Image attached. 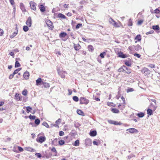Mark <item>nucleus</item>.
I'll use <instances>...</instances> for the list:
<instances>
[{
    "mask_svg": "<svg viewBox=\"0 0 160 160\" xmlns=\"http://www.w3.org/2000/svg\"><path fill=\"white\" fill-rule=\"evenodd\" d=\"M125 64L127 66H131V64L129 61H127L125 62Z\"/></svg>",
    "mask_w": 160,
    "mask_h": 160,
    "instance_id": "obj_46",
    "label": "nucleus"
},
{
    "mask_svg": "<svg viewBox=\"0 0 160 160\" xmlns=\"http://www.w3.org/2000/svg\"><path fill=\"white\" fill-rule=\"evenodd\" d=\"M81 46L79 44H74V48L77 51L79 50L81 48Z\"/></svg>",
    "mask_w": 160,
    "mask_h": 160,
    "instance_id": "obj_16",
    "label": "nucleus"
},
{
    "mask_svg": "<svg viewBox=\"0 0 160 160\" xmlns=\"http://www.w3.org/2000/svg\"><path fill=\"white\" fill-rule=\"evenodd\" d=\"M109 22L112 25L115 21L112 18H110L109 20Z\"/></svg>",
    "mask_w": 160,
    "mask_h": 160,
    "instance_id": "obj_45",
    "label": "nucleus"
},
{
    "mask_svg": "<svg viewBox=\"0 0 160 160\" xmlns=\"http://www.w3.org/2000/svg\"><path fill=\"white\" fill-rule=\"evenodd\" d=\"M42 79L40 78H38L36 81L37 85H40L42 84Z\"/></svg>",
    "mask_w": 160,
    "mask_h": 160,
    "instance_id": "obj_13",
    "label": "nucleus"
},
{
    "mask_svg": "<svg viewBox=\"0 0 160 160\" xmlns=\"http://www.w3.org/2000/svg\"><path fill=\"white\" fill-rule=\"evenodd\" d=\"M29 76V72L26 71L23 74V77L26 79L28 78Z\"/></svg>",
    "mask_w": 160,
    "mask_h": 160,
    "instance_id": "obj_11",
    "label": "nucleus"
},
{
    "mask_svg": "<svg viewBox=\"0 0 160 160\" xmlns=\"http://www.w3.org/2000/svg\"><path fill=\"white\" fill-rule=\"evenodd\" d=\"M152 29L155 30H158L160 29L158 25L153 26L152 27Z\"/></svg>",
    "mask_w": 160,
    "mask_h": 160,
    "instance_id": "obj_28",
    "label": "nucleus"
},
{
    "mask_svg": "<svg viewBox=\"0 0 160 160\" xmlns=\"http://www.w3.org/2000/svg\"><path fill=\"white\" fill-rule=\"evenodd\" d=\"M134 56H135L137 57L138 58H140V57L141 56L140 54H138V53H135L134 54Z\"/></svg>",
    "mask_w": 160,
    "mask_h": 160,
    "instance_id": "obj_60",
    "label": "nucleus"
},
{
    "mask_svg": "<svg viewBox=\"0 0 160 160\" xmlns=\"http://www.w3.org/2000/svg\"><path fill=\"white\" fill-rule=\"evenodd\" d=\"M40 120L38 118H37L35 120V123L37 125H39L40 123Z\"/></svg>",
    "mask_w": 160,
    "mask_h": 160,
    "instance_id": "obj_34",
    "label": "nucleus"
},
{
    "mask_svg": "<svg viewBox=\"0 0 160 160\" xmlns=\"http://www.w3.org/2000/svg\"><path fill=\"white\" fill-rule=\"evenodd\" d=\"M80 103L81 104H87L89 102V100L85 98L81 97L80 99Z\"/></svg>",
    "mask_w": 160,
    "mask_h": 160,
    "instance_id": "obj_1",
    "label": "nucleus"
},
{
    "mask_svg": "<svg viewBox=\"0 0 160 160\" xmlns=\"http://www.w3.org/2000/svg\"><path fill=\"white\" fill-rule=\"evenodd\" d=\"M107 104L108 106H112L114 107H115V106H113L112 105L113 104V103L112 102H108Z\"/></svg>",
    "mask_w": 160,
    "mask_h": 160,
    "instance_id": "obj_48",
    "label": "nucleus"
},
{
    "mask_svg": "<svg viewBox=\"0 0 160 160\" xmlns=\"http://www.w3.org/2000/svg\"><path fill=\"white\" fill-rule=\"evenodd\" d=\"M27 94V91H23L22 94L24 96H26Z\"/></svg>",
    "mask_w": 160,
    "mask_h": 160,
    "instance_id": "obj_54",
    "label": "nucleus"
},
{
    "mask_svg": "<svg viewBox=\"0 0 160 160\" xmlns=\"http://www.w3.org/2000/svg\"><path fill=\"white\" fill-rule=\"evenodd\" d=\"M137 115L139 118H142L144 116V114L142 112H141L137 114Z\"/></svg>",
    "mask_w": 160,
    "mask_h": 160,
    "instance_id": "obj_24",
    "label": "nucleus"
},
{
    "mask_svg": "<svg viewBox=\"0 0 160 160\" xmlns=\"http://www.w3.org/2000/svg\"><path fill=\"white\" fill-rule=\"evenodd\" d=\"M126 68L127 69H125V72L127 73H130L131 72V69L129 68H128L126 67Z\"/></svg>",
    "mask_w": 160,
    "mask_h": 160,
    "instance_id": "obj_31",
    "label": "nucleus"
},
{
    "mask_svg": "<svg viewBox=\"0 0 160 160\" xmlns=\"http://www.w3.org/2000/svg\"><path fill=\"white\" fill-rule=\"evenodd\" d=\"M105 54V52H103L102 53H101L100 54V56L102 58H104V55Z\"/></svg>",
    "mask_w": 160,
    "mask_h": 160,
    "instance_id": "obj_49",
    "label": "nucleus"
},
{
    "mask_svg": "<svg viewBox=\"0 0 160 160\" xmlns=\"http://www.w3.org/2000/svg\"><path fill=\"white\" fill-rule=\"evenodd\" d=\"M3 31L2 29H0V36H2L3 34Z\"/></svg>",
    "mask_w": 160,
    "mask_h": 160,
    "instance_id": "obj_56",
    "label": "nucleus"
},
{
    "mask_svg": "<svg viewBox=\"0 0 160 160\" xmlns=\"http://www.w3.org/2000/svg\"><path fill=\"white\" fill-rule=\"evenodd\" d=\"M93 143L94 145H98V143L97 142H96V141H93Z\"/></svg>",
    "mask_w": 160,
    "mask_h": 160,
    "instance_id": "obj_63",
    "label": "nucleus"
},
{
    "mask_svg": "<svg viewBox=\"0 0 160 160\" xmlns=\"http://www.w3.org/2000/svg\"><path fill=\"white\" fill-rule=\"evenodd\" d=\"M108 122L109 123L112 124H113L114 122V121H112V120H108Z\"/></svg>",
    "mask_w": 160,
    "mask_h": 160,
    "instance_id": "obj_64",
    "label": "nucleus"
},
{
    "mask_svg": "<svg viewBox=\"0 0 160 160\" xmlns=\"http://www.w3.org/2000/svg\"><path fill=\"white\" fill-rule=\"evenodd\" d=\"M85 144L86 145H89L91 144V141L89 139H87L85 140Z\"/></svg>",
    "mask_w": 160,
    "mask_h": 160,
    "instance_id": "obj_14",
    "label": "nucleus"
},
{
    "mask_svg": "<svg viewBox=\"0 0 160 160\" xmlns=\"http://www.w3.org/2000/svg\"><path fill=\"white\" fill-rule=\"evenodd\" d=\"M25 150H27V151H31V152H32V151H34V149H33V148H30V147H27V148H25Z\"/></svg>",
    "mask_w": 160,
    "mask_h": 160,
    "instance_id": "obj_35",
    "label": "nucleus"
},
{
    "mask_svg": "<svg viewBox=\"0 0 160 160\" xmlns=\"http://www.w3.org/2000/svg\"><path fill=\"white\" fill-rule=\"evenodd\" d=\"M46 23L49 29H52L53 28L52 22L49 20H47L46 21Z\"/></svg>",
    "mask_w": 160,
    "mask_h": 160,
    "instance_id": "obj_3",
    "label": "nucleus"
},
{
    "mask_svg": "<svg viewBox=\"0 0 160 160\" xmlns=\"http://www.w3.org/2000/svg\"><path fill=\"white\" fill-rule=\"evenodd\" d=\"M44 86L45 88H47L49 87V83L46 82H42V84Z\"/></svg>",
    "mask_w": 160,
    "mask_h": 160,
    "instance_id": "obj_29",
    "label": "nucleus"
},
{
    "mask_svg": "<svg viewBox=\"0 0 160 160\" xmlns=\"http://www.w3.org/2000/svg\"><path fill=\"white\" fill-rule=\"evenodd\" d=\"M51 151L53 152H55L56 153V154H57V153L56 149L54 147H53L52 148V149H51Z\"/></svg>",
    "mask_w": 160,
    "mask_h": 160,
    "instance_id": "obj_53",
    "label": "nucleus"
},
{
    "mask_svg": "<svg viewBox=\"0 0 160 160\" xmlns=\"http://www.w3.org/2000/svg\"><path fill=\"white\" fill-rule=\"evenodd\" d=\"M61 122V119H58L56 121V123L58 124H59Z\"/></svg>",
    "mask_w": 160,
    "mask_h": 160,
    "instance_id": "obj_62",
    "label": "nucleus"
},
{
    "mask_svg": "<svg viewBox=\"0 0 160 160\" xmlns=\"http://www.w3.org/2000/svg\"><path fill=\"white\" fill-rule=\"evenodd\" d=\"M28 28L27 26H24L23 27V30L25 32H27L28 30Z\"/></svg>",
    "mask_w": 160,
    "mask_h": 160,
    "instance_id": "obj_37",
    "label": "nucleus"
},
{
    "mask_svg": "<svg viewBox=\"0 0 160 160\" xmlns=\"http://www.w3.org/2000/svg\"><path fill=\"white\" fill-rule=\"evenodd\" d=\"M31 8L33 10L35 11L36 9V4L33 1H31L29 3Z\"/></svg>",
    "mask_w": 160,
    "mask_h": 160,
    "instance_id": "obj_4",
    "label": "nucleus"
},
{
    "mask_svg": "<svg viewBox=\"0 0 160 160\" xmlns=\"http://www.w3.org/2000/svg\"><path fill=\"white\" fill-rule=\"evenodd\" d=\"M147 114L149 115H151L152 114V110L148 108L147 110Z\"/></svg>",
    "mask_w": 160,
    "mask_h": 160,
    "instance_id": "obj_21",
    "label": "nucleus"
},
{
    "mask_svg": "<svg viewBox=\"0 0 160 160\" xmlns=\"http://www.w3.org/2000/svg\"><path fill=\"white\" fill-rule=\"evenodd\" d=\"M135 49L137 51H138L142 49V48L140 46L137 45L135 46Z\"/></svg>",
    "mask_w": 160,
    "mask_h": 160,
    "instance_id": "obj_25",
    "label": "nucleus"
},
{
    "mask_svg": "<svg viewBox=\"0 0 160 160\" xmlns=\"http://www.w3.org/2000/svg\"><path fill=\"white\" fill-rule=\"evenodd\" d=\"M67 35V33L64 32L61 33L60 35L59 36L60 37H65Z\"/></svg>",
    "mask_w": 160,
    "mask_h": 160,
    "instance_id": "obj_32",
    "label": "nucleus"
},
{
    "mask_svg": "<svg viewBox=\"0 0 160 160\" xmlns=\"http://www.w3.org/2000/svg\"><path fill=\"white\" fill-rule=\"evenodd\" d=\"M26 24L28 27H31L32 24V20L30 17H29L28 18Z\"/></svg>",
    "mask_w": 160,
    "mask_h": 160,
    "instance_id": "obj_7",
    "label": "nucleus"
},
{
    "mask_svg": "<svg viewBox=\"0 0 160 160\" xmlns=\"http://www.w3.org/2000/svg\"><path fill=\"white\" fill-rule=\"evenodd\" d=\"M64 135V132L62 131H60L59 132V135L60 136H62Z\"/></svg>",
    "mask_w": 160,
    "mask_h": 160,
    "instance_id": "obj_55",
    "label": "nucleus"
},
{
    "mask_svg": "<svg viewBox=\"0 0 160 160\" xmlns=\"http://www.w3.org/2000/svg\"><path fill=\"white\" fill-rule=\"evenodd\" d=\"M39 7L41 12H44L45 11L46 8L42 4L40 5Z\"/></svg>",
    "mask_w": 160,
    "mask_h": 160,
    "instance_id": "obj_10",
    "label": "nucleus"
},
{
    "mask_svg": "<svg viewBox=\"0 0 160 160\" xmlns=\"http://www.w3.org/2000/svg\"><path fill=\"white\" fill-rule=\"evenodd\" d=\"M29 118L31 119L34 120L35 119L36 116H32L30 115L29 116Z\"/></svg>",
    "mask_w": 160,
    "mask_h": 160,
    "instance_id": "obj_47",
    "label": "nucleus"
},
{
    "mask_svg": "<svg viewBox=\"0 0 160 160\" xmlns=\"http://www.w3.org/2000/svg\"><path fill=\"white\" fill-rule=\"evenodd\" d=\"M90 135L91 136H95L97 135V132L96 131H91L90 132Z\"/></svg>",
    "mask_w": 160,
    "mask_h": 160,
    "instance_id": "obj_18",
    "label": "nucleus"
},
{
    "mask_svg": "<svg viewBox=\"0 0 160 160\" xmlns=\"http://www.w3.org/2000/svg\"><path fill=\"white\" fill-rule=\"evenodd\" d=\"M42 125L45 127H46L47 128H49V126L48 124L47 123L45 122H44L42 123Z\"/></svg>",
    "mask_w": 160,
    "mask_h": 160,
    "instance_id": "obj_44",
    "label": "nucleus"
},
{
    "mask_svg": "<svg viewBox=\"0 0 160 160\" xmlns=\"http://www.w3.org/2000/svg\"><path fill=\"white\" fill-rule=\"evenodd\" d=\"M36 140L38 142L42 143L45 141L46 137L45 136H40L38 138V139H37Z\"/></svg>",
    "mask_w": 160,
    "mask_h": 160,
    "instance_id": "obj_5",
    "label": "nucleus"
},
{
    "mask_svg": "<svg viewBox=\"0 0 160 160\" xmlns=\"http://www.w3.org/2000/svg\"><path fill=\"white\" fill-rule=\"evenodd\" d=\"M35 155L38 158H40L42 157V155L40 153H36L35 154Z\"/></svg>",
    "mask_w": 160,
    "mask_h": 160,
    "instance_id": "obj_52",
    "label": "nucleus"
},
{
    "mask_svg": "<svg viewBox=\"0 0 160 160\" xmlns=\"http://www.w3.org/2000/svg\"><path fill=\"white\" fill-rule=\"evenodd\" d=\"M18 150L20 152H22L23 150V148H22V147H20V146H18Z\"/></svg>",
    "mask_w": 160,
    "mask_h": 160,
    "instance_id": "obj_61",
    "label": "nucleus"
},
{
    "mask_svg": "<svg viewBox=\"0 0 160 160\" xmlns=\"http://www.w3.org/2000/svg\"><path fill=\"white\" fill-rule=\"evenodd\" d=\"M20 7L21 10L22 12H26V10L25 8V7L23 4V3H21L20 4Z\"/></svg>",
    "mask_w": 160,
    "mask_h": 160,
    "instance_id": "obj_9",
    "label": "nucleus"
},
{
    "mask_svg": "<svg viewBox=\"0 0 160 160\" xmlns=\"http://www.w3.org/2000/svg\"><path fill=\"white\" fill-rule=\"evenodd\" d=\"M111 111L112 112L115 113H118L119 112V111L117 108H112Z\"/></svg>",
    "mask_w": 160,
    "mask_h": 160,
    "instance_id": "obj_22",
    "label": "nucleus"
},
{
    "mask_svg": "<svg viewBox=\"0 0 160 160\" xmlns=\"http://www.w3.org/2000/svg\"><path fill=\"white\" fill-rule=\"evenodd\" d=\"M58 143L59 144V145H63L65 143V142L63 140H60L58 142Z\"/></svg>",
    "mask_w": 160,
    "mask_h": 160,
    "instance_id": "obj_42",
    "label": "nucleus"
},
{
    "mask_svg": "<svg viewBox=\"0 0 160 160\" xmlns=\"http://www.w3.org/2000/svg\"><path fill=\"white\" fill-rule=\"evenodd\" d=\"M148 66L150 68H155V65L152 64H150V65H148Z\"/></svg>",
    "mask_w": 160,
    "mask_h": 160,
    "instance_id": "obj_57",
    "label": "nucleus"
},
{
    "mask_svg": "<svg viewBox=\"0 0 160 160\" xmlns=\"http://www.w3.org/2000/svg\"><path fill=\"white\" fill-rule=\"evenodd\" d=\"M82 26V24L78 23L77 24L76 26V28L78 29L80 27H81Z\"/></svg>",
    "mask_w": 160,
    "mask_h": 160,
    "instance_id": "obj_51",
    "label": "nucleus"
},
{
    "mask_svg": "<svg viewBox=\"0 0 160 160\" xmlns=\"http://www.w3.org/2000/svg\"><path fill=\"white\" fill-rule=\"evenodd\" d=\"M112 25H113L114 27H119V25H118V23L116 22L115 21L112 24Z\"/></svg>",
    "mask_w": 160,
    "mask_h": 160,
    "instance_id": "obj_40",
    "label": "nucleus"
},
{
    "mask_svg": "<svg viewBox=\"0 0 160 160\" xmlns=\"http://www.w3.org/2000/svg\"><path fill=\"white\" fill-rule=\"evenodd\" d=\"M125 69L126 68V66H123L118 69V71L119 72H124L125 71Z\"/></svg>",
    "mask_w": 160,
    "mask_h": 160,
    "instance_id": "obj_12",
    "label": "nucleus"
},
{
    "mask_svg": "<svg viewBox=\"0 0 160 160\" xmlns=\"http://www.w3.org/2000/svg\"><path fill=\"white\" fill-rule=\"evenodd\" d=\"M10 3L13 6V9L15 10V6L14 5V0H10Z\"/></svg>",
    "mask_w": 160,
    "mask_h": 160,
    "instance_id": "obj_30",
    "label": "nucleus"
},
{
    "mask_svg": "<svg viewBox=\"0 0 160 160\" xmlns=\"http://www.w3.org/2000/svg\"><path fill=\"white\" fill-rule=\"evenodd\" d=\"M14 75V74H13V73L12 74H10L9 75V79H12L13 77V76Z\"/></svg>",
    "mask_w": 160,
    "mask_h": 160,
    "instance_id": "obj_59",
    "label": "nucleus"
},
{
    "mask_svg": "<svg viewBox=\"0 0 160 160\" xmlns=\"http://www.w3.org/2000/svg\"><path fill=\"white\" fill-rule=\"evenodd\" d=\"M20 66V64L17 61H16L15 67V68H17Z\"/></svg>",
    "mask_w": 160,
    "mask_h": 160,
    "instance_id": "obj_38",
    "label": "nucleus"
},
{
    "mask_svg": "<svg viewBox=\"0 0 160 160\" xmlns=\"http://www.w3.org/2000/svg\"><path fill=\"white\" fill-rule=\"evenodd\" d=\"M26 112L28 113H29L30 112V110L32 109L31 107L30 106H28L26 107Z\"/></svg>",
    "mask_w": 160,
    "mask_h": 160,
    "instance_id": "obj_33",
    "label": "nucleus"
},
{
    "mask_svg": "<svg viewBox=\"0 0 160 160\" xmlns=\"http://www.w3.org/2000/svg\"><path fill=\"white\" fill-rule=\"evenodd\" d=\"M118 56L119 57L124 58L126 57V55L123 54L122 52H120L118 53Z\"/></svg>",
    "mask_w": 160,
    "mask_h": 160,
    "instance_id": "obj_17",
    "label": "nucleus"
},
{
    "mask_svg": "<svg viewBox=\"0 0 160 160\" xmlns=\"http://www.w3.org/2000/svg\"><path fill=\"white\" fill-rule=\"evenodd\" d=\"M142 72L145 76H148L150 73V71L147 68H144L142 71Z\"/></svg>",
    "mask_w": 160,
    "mask_h": 160,
    "instance_id": "obj_2",
    "label": "nucleus"
},
{
    "mask_svg": "<svg viewBox=\"0 0 160 160\" xmlns=\"http://www.w3.org/2000/svg\"><path fill=\"white\" fill-rule=\"evenodd\" d=\"M88 49L89 51L92 52L94 50V48L92 46L89 45L88 46Z\"/></svg>",
    "mask_w": 160,
    "mask_h": 160,
    "instance_id": "obj_27",
    "label": "nucleus"
},
{
    "mask_svg": "<svg viewBox=\"0 0 160 160\" xmlns=\"http://www.w3.org/2000/svg\"><path fill=\"white\" fill-rule=\"evenodd\" d=\"M143 20H139L138 22V25H141L143 22Z\"/></svg>",
    "mask_w": 160,
    "mask_h": 160,
    "instance_id": "obj_50",
    "label": "nucleus"
},
{
    "mask_svg": "<svg viewBox=\"0 0 160 160\" xmlns=\"http://www.w3.org/2000/svg\"><path fill=\"white\" fill-rule=\"evenodd\" d=\"M77 113L79 115L82 116H84V113L83 112L80 110H78L77 111Z\"/></svg>",
    "mask_w": 160,
    "mask_h": 160,
    "instance_id": "obj_26",
    "label": "nucleus"
},
{
    "mask_svg": "<svg viewBox=\"0 0 160 160\" xmlns=\"http://www.w3.org/2000/svg\"><path fill=\"white\" fill-rule=\"evenodd\" d=\"M15 99L18 101H19L21 99L20 95L18 94L17 93L15 95Z\"/></svg>",
    "mask_w": 160,
    "mask_h": 160,
    "instance_id": "obj_23",
    "label": "nucleus"
},
{
    "mask_svg": "<svg viewBox=\"0 0 160 160\" xmlns=\"http://www.w3.org/2000/svg\"><path fill=\"white\" fill-rule=\"evenodd\" d=\"M58 73L61 76L62 78H64L66 75L67 74V73L66 72L63 71L58 72Z\"/></svg>",
    "mask_w": 160,
    "mask_h": 160,
    "instance_id": "obj_8",
    "label": "nucleus"
},
{
    "mask_svg": "<svg viewBox=\"0 0 160 160\" xmlns=\"http://www.w3.org/2000/svg\"><path fill=\"white\" fill-rule=\"evenodd\" d=\"M17 33H18V31L16 32H13L12 33V34L10 36V38H13L17 34Z\"/></svg>",
    "mask_w": 160,
    "mask_h": 160,
    "instance_id": "obj_36",
    "label": "nucleus"
},
{
    "mask_svg": "<svg viewBox=\"0 0 160 160\" xmlns=\"http://www.w3.org/2000/svg\"><path fill=\"white\" fill-rule=\"evenodd\" d=\"M73 99L75 102H78L79 100L78 98L76 96H74L73 97Z\"/></svg>",
    "mask_w": 160,
    "mask_h": 160,
    "instance_id": "obj_43",
    "label": "nucleus"
},
{
    "mask_svg": "<svg viewBox=\"0 0 160 160\" xmlns=\"http://www.w3.org/2000/svg\"><path fill=\"white\" fill-rule=\"evenodd\" d=\"M160 11L158 9H156L154 10V13H159Z\"/></svg>",
    "mask_w": 160,
    "mask_h": 160,
    "instance_id": "obj_58",
    "label": "nucleus"
},
{
    "mask_svg": "<svg viewBox=\"0 0 160 160\" xmlns=\"http://www.w3.org/2000/svg\"><path fill=\"white\" fill-rule=\"evenodd\" d=\"M141 37L140 35H138L135 38V40L136 41H135V43H136L138 41H140L141 40Z\"/></svg>",
    "mask_w": 160,
    "mask_h": 160,
    "instance_id": "obj_15",
    "label": "nucleus"
},
{
    "mask_svg": "<svg viewBox=\"0 0 160 160\" xmlns=\"http://www.w3.org/2000/svg\"><path fill=\"white\" fill-rule=\"evenodd\" d=\"M79 141L78 140H77L75 142L74 145L75 146H79Z\"/></svg>",
    "mask_w": 160,
    "mask_h": 160,
    "instance_id": "obj_41",
    "label": "nucleus"
},
{
    "mask_svg": "<svg viewBox=\"0 0 160 160\" xmlns=\"http://www.w3.org/2000/svg\"><path fill=\"white\" fill-rule=\"evenodd\" d=\"M58 17L62 19H65L66 18V16L63 14L59 13L58 15Z\"/></svg>",
    "mask_w": 160,
    "mask_h": 160,
    "instance_id": "obj_19",
    "label": "nucleus"
},
{
    "mask_svg": "<svg viewBox=\"0 0 160 160\" xmlns=\"http://www.w3.org/2000/svg\"><path fill=\"white\" fill-rule=\"evenodd\" d=\"M150 106L151 107V108L152 109L153 111L155 110L157 107V105H153L152 103H150Z\"/></svg>",
    "mask_w": 160,
    "mask_h": 160,
    "instance_id": "obj_20",
    "label": "nucleus"
},
{
    "mask_svg": "<svg viewBox=\"0 0 160 160\" xmlns=\"http://www.w3.org/2000/svg\"><path fill=\"white\" fill-rule=\"evenodd\" d=\"M126 131H128L130 133H137L138 132V131L134 128L128 129Z\"/></svg>",
    "mask_w": 160,
    "mask_h": 160,
    "instance_id": "obj_6",
    "label": "nucleus"
},
{
    "mask_svg": "<svg viewBox=\"0 0 160 160\" xmlns=\"http://www.w3.org/2000/svg\"><path fill=\"white\" fill-rule=\"evenodd\" d=\"M132 25V20L131 19H130L129 20L128 25V26H131Z\"/></svg>",
    "mask_w": 160,
    "mask_h": 160,
    "instance_id": "obj_39",
    "label": "nucleus"
}]
</instances>
